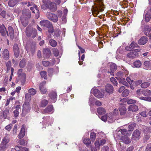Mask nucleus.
<instances>
[{
	"label": "nucleus",
	"instance_id": "f257e3e1",
	"mask_svg": "<svg viewBox=\"0 0 151 151\" xmlns=\"http://www.w3.org/2000/svg\"><path fill=\"white\" fill-rule=\"evenodd\" d=\"M104 6L102 2L100 0H97L92 6L91 11L94 16H97L100 12L104 10Z\"/></svg>",
	"mask_w": 151,
	"mask_h": 151
},
{
	"label": "nucleus",
	"instance_id": "f03ea898",
	"mask_svg": "<svg viewBox=\"0 0 151 151\" xmlns=\"http://www.w3.org/2000/svg\"><path fill=\"white\" fill-rule=\"evenodd\" d=\"M40 24L42 27L48 28V32L49 33H52L53 32L54 30L53 26L48 20H41L40 22Z\"/></svg>",
	"mask_w": 151,
	"mask_h": 151
},
{
	"label": "nucleus",
	"instance_id": "7ed1b4c3",
	"mask_svg": "<svg viewBox=\"0 0 151 151\" xmlns=\"http://www.w3.org/2000/svg\"><path fill=\"white\" fill-rule=\"evenodd\" d=\"M48 0H46L45 1L43 0V3L44 5L48 9H49L51 12H55L57 9V6L56 4L54 2H47Z\"/></svg>",
	"mask_w": 151,
	"mask_h": 151
},
{
	"label": "nucleus",
	"instance_id": "20e7f679",
	"mask_svg": "<svg viewBox=\"0 0 151 151\" xmlns=\"http://www.w3.org/2000/svg\"><path fill=\"white\" fill-rule=\"evenodd\" d=\"M26 33L27 37L34 38L37 35V30L35 29L27 27L26 29Z\"/></svg>",
	"mask_w": 151,
	"mask_h": 151
},
{
	"label": "nucleus",
	"instance_id": "39448f33",
	"mask_svg": "<svg viewBox=\"0 0 151 151\" xmlns=\"http://www.w3.org/2000/svg\"><path fill=\"white\" fill-rule=\"evenodd\" d=\"M136 96L139 99L142 100L148 101L150 100L151 99L149 97H143L142 95H143V90L142 89H139L137 90L136 92Z\"/></svg>",
	"mask_w": 151,
	"mask_h": 151
},
{
	"label": "nucleus",
	"instance_id": "423d86ee",
	"mask_svg": "<svg viewBox=\"0 0 151 151\" xmlns=\"http://www.w3.org/2000/svg\"><path fill=\"white\" fill-rule=\"evenodd\" d=\"M47 18L50 20L55 23L58 20V16L50 12H47L46 14Z\"/></svg>",
	"mask_w": 151,
	"mask_h": 151
},
{
	"label": "nucleus",
	"instance_id": "0eeeda50",
	"mask_svg": "<svg viewBox=\"0 0 151 151\" xmlns=\"http://www.w3.org/2000/svg\"><path fill=\"white\" fill-rule=\"evenodd\" d=\"M54 109L52 105H48L42 111V113L44 114H50L54 112Z\"/></svg>",
	"mask_w": 151,
	"mask_h": 151
},
{
	"label": "nucleus",
	"instance_id": "6e6552de",
	"mask_svg": "<svg viewBox=\"0 0 151 151\" xmlns=\"http://www.w3.org/2000/svg\"><path fill=\"white\" fill-rule=\"evenodd\" d=\"M30 108L29 103L27 102H25L23 105L22 115L24 114L25 116L30 111Z\"/></svg>",
	"mask_w": 151,
	"mask_h": 151
},
{
	"label": "nucleus",
	"instance_id": "1a4fd4ad",
	"mask_svg": "<svg viewBox=\"0 0 151 151\" xmlns=\"http://www.w3.org/2000/svg\"><path fill=\"white\" fill-rule=\"evenodd\" d=\"M0 33L1 35L3 36H6V34L8 36H9L8 32L3 24L0 23Z\"/></svg>",
	"mask_w": 151,
	"mask_h": 151
},
{
	"label": "nucleus",
	"instance_id": "9d476101",
	"mask_svg": "<svg viewBox=\"0 0 151 151\" xmlns=\"http://www.w3.org/2000/svg\"><path fill=\"white\" fill-rule=\"evenodd\" d=\"M91 92L98 98H102L104 96V95L98 90L96 88L92 89Z\"/></svg>",
	"mask_w": 151,
	"mask_h": 151
},
{
	"label": "nucleus",
	"instance_id": "9b49d317",
	"mask_svg": "<svg viewBox=\"0 0 151 151\" xmlns=\"http://www.w3.org/2000/svg\"><path fill=\"white\" fill-rule=\"evenodd\" d=\"M110 66V70L111 71H108L107 73H109L111 75L113 76L114 75V72L116 70L117 67L116 65L114 63H111L109 64Z\"/></svg>",
	"mask_w": 151,
	"mask_h": 151
},
{
	"label": "nucleus",
	"instance_id": "f8f14e48",
	"mask_svg": "<svg viewBox=\"0 0 151 151\" xmlns=\"http://www.w3.org/2000/svg\"><path fill=\"white\" fill-rule=\"evenodd\" d=\"M43 122L45 124H46L48 126L51 125L52 123V119L50 116H48L43 117Z\"/></svg>",
	"mask_w": 151,
	"mask_h": 151
},
{
	"label": "nucleus",
	"instance_id": "ddd939ff",
	"mask_svg": "<svg viewBox=\"0 0 151 151\" xmlns=\"http://www.w3.org/2000/svg\"><path fill=\"white\" fill-rule=\"evenodd\" d=\"M21 17L30 19L31 17V12L29 9H24L22 11Z\"/></svg>",
	"mask_w": 151,
	"mask_h": 151
},
{
	"label": "nucleus",
	"instance_id": "4468645a",
	"mask_svg": "<svg viewBox=\"0 0 151 151\" xmlns=\"http://www.w3.org/2000/svg\"><path fill=\"white\" fill-rule=\"evenodd\" d=\"M140 132L137 130H136L133 132L132 135V139L134 140H138L140 138Z\"/></svg>",
	"mask_w": 151,
	"mask_h": 151
},
{
	"label": "nucleus",
	"instance_id": "2eb2a0df",
	"mask_svg": "<svg viewBox=\"0 0 151 151\" xmlns=\"http://www.w3.org/2000/svg\"><path fill=\"white\" fill-rule=\"evenodd\" d=\"M57 96L56 92L54 91H52L50 93V94L49 95V97L51 99L50 101L51 103H54L56 101Z\"/></svg>",
	"mask_w": 151,
	"mask_h": 151
},
{
	"label": "nucleus",
	"instance_id": "dca6fc26",
	"mask_svg": "<svg viewBox=\"0 0 151 151\" xmlns=\"http://www.w3.org/2000/svg\"><path fill=\"white\" fill-rule=\"evenodd\" d=\"M46 84V82L43 81L41 82L39 85V89L42 94H45L46 91L47 90L44 86Z\"/></svg>",
	"mask_w": 151,
	"mask_h": 151
},
{
	"label": "nucleus",
	"instance_id": "f3484780",
	"mask_svg": "<svg viewBox=\"0 0 151 151\" xmlns=\"http://www.w3.org/2000/svg\"><path fill=\"white\" fill-rule=\"evenodd\" d=\"M13 51L15 56L17 58L19 56L20 51L18 46L17 44H15L14 45Z\"/></svg>",
	"mask_w": 151,
	"mask_h": 151
},
{
	"label": "nucleus",
	"instance_id": "a211bd4d",
	"mask_svg": "<svg viewBox=\"0 0 151 151\" xmlns=\"http://www.w3.org/2000/svg\"><path fill=\"white\" fill-rule=\"evenodd\" d=\"M106 91L108 93H112L113 92L114 88L112 86L109 84H107L105 87Z\"/></svg>",
	"mask_w": 151,
	"mask_h": 151
},
{
	"label": "nucleus",
	"instance_id": "6ab92c4d",
	"mask_svg": "<svg viewBox=\"0 0 151 151\" xmlns=\"http://www.w3.org/2000/svg\"><path fill=\"white\" fill-rule=\"evenodd\" d=\"M25 127L24 125L23 124L22 125L20 132L18 135V137L19 139H22L24 136L25 133Z\"/></svg>",
	"mask_w": 151,
	"mask_h": 151
},
{
	"label": "nucleus",
	"instance_id": "aec40b11",
	"mask_svg": "<svg viewBox=\"0 0 151 151\" xmlns=\"http://www.w3.org/2000/svg\"><path fill=\"white\" fill-rule=\"evenodd\" d=\"M9 52L8 50L5 49L4 50L2 53V57L3 59L5 60H7L9 58Z\"/></svg>",
	"mask_w": 151,
	"mask_h": 151
},
{
	"label": "nucleus",
	"instance_id": "412c9836",
	"mask_svg": "<svg viewBox=\"0 0 151 151\" xmlns=\"http://www.w3.org/2000/svg\"><path fill=\"white\" fill-rule=\"evenodd\" d=\"M43 56L44 58H48L50 56L51 51L48 48L44 49L43 50Z\"/></svg>",
	"mask_w": 151,
	"mask_h": 151
},
{
	"label": "nucleus",
	"instance_id": "4be33fe9",
	"mask_svg": "<svg viewBox=\"0 0 151 151\" xmlns=\"http://www.w3.org/2000/svg\"><path fill=\"white\" fill-rule=\"evenodd\" d=\"M21 22L24 27H26L28 24V19H29L20 16V17Z\"/></svg>",
	"mask_w": 151,
	"mask_h": 151
},
{
	"label": "nucleus",
	"instance_id": "5701e85b",
	"mask_svg": "<svg viewBox=\"0 0 151 151\" xmlns=\"http://www.w3.org/2000/svg\"><path fill=\"white\" fill-rule=\"evenodd\" d=\"M148 41V38L146 37H142L138 41V43L140 45H144Z\"/></svg>",
	"mask_w": 151,
	"mask_h": 151
},
{
	"label": "nucleus",
	"instance_id": "b1692460",
	"mask_svg": "<svg viewBox=\"0 0 151 151\" xmlns=\"http://www.w3.org/2000/svg\"><path fill=\"white\" fill-rule=\"evenodd\" d=\"M127 56L130 58H133L138 57V54L136 52L132 51L127 54Z\"/></svg>",
	"mask_w": 151,
	"mask_h": 151
},
{
	"label": "nucleus",
	"instance_id": "393cba45",
	"mask_svg": "<svg viewBox=\"0 0 151 151\" xmlns=\"http://www.w3.org/2000/svg\"><path fill=\"white\" fill-rule=\"evenodd\" d=\"M138 106L135 104H133L129 106L128 108V110L129 111H136L138 110Z\"/></svg>",
	"mask_w": 151,
	"mask_h": 151
},
{
	"label": "nucleus",
	"instance_id": "a878e982",
	"mask_svg": "<svg viewBox=\"0 0 151 151\" xmlns=\"http://www.w3.org/2000/svg\"><path fill=\"white\" fill-rule=\"evenodd\" d=\"M10 141V138L9 134L6 133L5 134L4 136V137L2 139L1 142L7 144Z\"/></svg>",
	"mask_w": 151,
	"mask_h": 151
},
{
	"label": "nucleus",
	"instance_id": "bb28decb",
	"mask_svg": "<svg viewBox=\"0 0 151 151\" xmlns=\"http://www.w3.org/2000/svg\"><path fill=\"white\" fill-rule=\"evenodd\" d=\"M26 79V75H22V76L18 77V81L21 83L22 85H23L25 82Z\"/></svg>",
	"mask_w": 151,
	"mask_h": 151
},
{
	"label": "nucleus",
	"instance_id": "cd10ccee",
	"mask_svg": "<svg viewBox=\"0 0 151 151\" xmlns=\"http://www.w3.org/2000/svg\"><path fill=\"white\" fill-rule=\"evenodd\" d=\"M17 3V0H9L8 4L9 6L13 7L16 5Z\"/></svg>",
	"mask_w": 151,
	"mask_h": 151
},
{
	"label": "nucleus",
	"instance_id": "c85d7f7f",
	"mask_svg": "<svg viewBox=\"0 0 151 151\" xmlns=\"http://www.w3.org/2000/svg\"><path fill=\"white\" fill-rule=\"evenodd\" d=\"M144 65L145 68L147 70L151 69V63L150 61H145L144 62Z\"/></svg>",
	"mask_w": 151,
	"mask_h": 151
},
{
	"label": "nucleus",
	"instance_id": "c756f323",
	"mask_svg": "<svg viewBox=\"0 0 151 151\" xmlns=\"http://www.w3.org/2000/svg\"><path fill=\"white\" fill-rule=\"evenodd\" d=\"M26 60L24 58L22 60L19 62V65L21 68H23L25 67L26 64Z\"/></svg>",
	"mask_w": 151,
	"mask_h": 151
},
{
	"label": "nucleus",
	"instance_id": "7c9ffc66",
	"mask_svg": "<svg viewBox=\"0 0 151 151\" xmlns=\"http://www.w3.org/2000/svg\"><path fill=\"white\" fill-rule=\"evenodd\" d=\"M120 139L125 144H129L131 142L130 139L127 137H123L121 138Z\"/></svg>",
	"mask_w": 151,
	"mask_h": 151
},
{
	"label": "nucleus",
	"instance_id": "2f4dec72",
	"mask_svg": "<svg viewBox=\"0 0 151 151\" xmlns=\"http://www.w3.org/2000/svg\"><path fill=\"white\" fill-rule=\"evenodd\" d=\"M9 32L10 35V37L12 39H13L14 37V31L13 28L9 26L8 27Z\"/></svg>",
	"mask_w": 151,
	"mask_h": 151
},
{
	"label": "nucleus",
	"instance_id": "473e14b6",
	"mask_svg": "<svg viewBox=\"0 0 151 151\" xmlns=\"http://www.w3.org/2000/svg\"><path fill=\"white\" fill-rule=\"evenodd\" d=\"M134 67L135 68H139L142 65V63L140 61L137 60L135 61L133 63Z\"/></svg>",
	"mask_w": 151,
	"mask_h": 151
},
{
	"label": "nucleus",
	"instance_id": "72a5a7b5",
	"mask_svg": "<svg viewBox=\"0 0 151 151\" xmlns=\"http://www.w3.org/2000/svg\"><path fill=\"white\" fill-rule=\"evenodd\" d=\"M151 18V14L148 11L145 16V19L146 22H149Z\"/></svg>",
	"mask_w": 151,
	"mask_h": 151
},
{
	"label": "nucleus",
	"instance_id": "f704fd0d",
	"mask_svg": "<svg viewBox=\"0 0 151 151\" xmlns=\"http://www.w3.org/2000/svg\"><path fill=\"white\" fill-rule=\"evenodd\" d=\"M98 113L99 115H103L105 113V109L102 107L98 108L97 109Z\"/></svg>",
	"mask_w": 151,
	"mask_h": 151
},
{
	"label": "nucleus",
	"instance_id": "c9c22d12",
	"mask_svg": "<svg viewBox=\"0 0 151 151\" xmlns=\"http://www.w3.org/2000/svg\"><path fill=\"white\" fill-rule=\"evenodd\" d=\"M127 109L126 107L124 106H121L119 108V111L120 112L121 115H124L125 114Z\"/></svg>",
	"mask_w": 151,
	"mask_h": 151
},
{
	"label": "nucleus",
	"instance_id": "e433bc0d",
	"mask_svg": "<svg viewBox=\"0 0 151 151\" xmlns=\"http://www.w3.org/2000/svg\"><path fill=\"white\" fill-rule=\"evenodd\" d=\"M117 132H120L121 133L124 135L127 136L128 134V131L125 129H117L116 130Z\"/></svg>",
	"mask_w": 151,
	"mask_h": 151
},
{
	"label": "nucleus",
	"instance_id": "4c0bfd02",
	"mask_svg": "<svg viewBox=\"0 0 151 151\" xmlns=\"http://www.w3.org/2000/svg\"><path fill=\"white\" fill-rule=\"evenodd\" d=\"M48 103V101L45 99L41 101L40 106L42 107H45L47 105Z\"/></svg>",
	"mask_w": 151,
	"mask_h": 151
},
{
	"label": "nucleus",
	"instance_id": "58836bf2",
	"mask_svg": "<svg viewBox=\"0 0 151 151\" xmlns=\"http://www.w3.org/2000/svg\"><path fill=\"white\" fill-rule=\"evenodd\" d=\"M49 42L50 45L53 47H55L57 44V42L53 39H51L49 41Z\"/></svg>",
	"mask_w": 151,
	"mask_h": 151
},
{
	"label": "nucleus",
	"instance_id": "ea45409f",
	"mask_svg": "<svg viewBox=\"0 0 151 151\" xmlns=\"http://www.w3.org/2000/svg\"><path fill=\"white\" fill-rule=\"evenodd\" d=\"M143 95L146 96H149L151 95V91L148 89L143 90Z\"/></svg>",
	"mask_w": 151,
	"mask_h": 151
},
{
	"label": "nucleus",
	"instance_id": "a19ab883",
	"mask_svg": "<svg viewBox=\"0 0 151 151\" xmlns=\"http://www.w3.org/2000/svg\"><path fill=\"white\" fill-rule=\"evenodd\" d=\"M142 111L140 113V115L141 116L143 117H146L147 116L146 113L147 111V109L144 107H143V109H142Z\"/></svg>",
	"mask_w": 151,
	"mask_h": 151
},
{
	"label": "nucleus",
	"instance_id": "79ce46f5",
	"mask_svg": "<svg viewBox=\"0 0 151 151\" xmlns=\"http://www.w3.org/2000/svg\"><path fill=\"white\" fill-rule=\"evenodd\" d=\"M6 66L7 68V70L6 72L8 73L9 70L11 68V67L12 66V63L10 61H9L7 62L6 63Z\"/></svg>",
	"mask_w": 151,
	"mask_h": 151
},
{
	"label": "nucleus",
	"instance_id": "37998d69",
	"mask_svg": "<svg viewBox=\"0 0 151 151\" xmlns=\"http://www.w3.org/2000/svg\"><path fill=\"white\" fill-rule=\"evenodd\" d=\"M9 111L8 109H6L3 112V116L4 119H6L9 114Z\"/></svg>",
	"mask_w": 151,
	"mask_h": 151
},
{
	"label": "nucleus",
	"instance_id": "c03bdc74",
	"mask_svg": "<svg viewBox=\"0 0 151 151\" xmlns=\"http://www.w3.org/2000/svg\"><path fill=\"white\" fill-rule=\"evenodd\" d=\"M40 74L42 78H44L45 79H47V73L45 71H42L40 72Z\"/></svg>",
	"mask_w": 151,
	"mask_h": 151
},
{
	"label": "nucleus",
	"instance_id": "a18cd8bd",
	"mask_svg": "<svg viewBox=\"0 0 151 151\" xmlns=\"http://www.w3.org/2000/svg\"><path fill=\"white\" fill-rule=\"evenodd\" d=\"M118 80L119 83H121L126 86H128V83L125 81L124 78H122Z\"/></svg>",
	"mask_w": 151,
	"mask_h": 151
},
{
	"label": "nucleus",
	"instance_id": "49530a36",
	"mask_svg": "<svg viewBox=\"0 0 151 151\" xmlns=\"http://www.w3.org/2000/svg\"><path fill=\"white\" fill-rule=\"evenodd\" d=\"M0 15L3 18H5L8 21H10V19L9 18H8L7 17H6V12L5 11H2L0 13Z\"/></svg>",
	"mask_w": 151,
	"mask_h": 151
},
{
	"label": "nucleus",
	"instance_id": "de8ad7c7",
	"mask_svg": "<svg viewBox=\"0 0 151 151\" xmlns=\"http://www.w3.org/2000/svg\"><path fill=\"white\" fill-rule=\"evenodd\" d=\"M96 99L94 98L91 97L89 99V105L91 106L94 105L95 101Z\"/></svg>",
	"mask_w": 151,
	"mask_h": 151
},
{
	"label": "nucleus",
	"instance_id": "09e8293b",
	"mask_svg": "<svg viewBox=\"0 0 151 151\" xmlns=\"http://www.w3.org/2000/svg\"><path fill=\"white\" fill-rule=\"evenodd\" d=\"M28 92L32 96L35 95L37 91L33 88H31L28 90Z\"/></svg>",
	"mask_w": 151,
	"mask_h": 151
},
{
	"label": "nucleus",
	"instance_id": "8fccbe9b",
	"mask_svg": "<svg viewBox=\"0 0 151 151\" xmlns=\"http://www.w3.org/2000/svg\"><path fill=\"white\" fill-rule=\"evenodd\" d=\"M27 149L25 147H22L19 146H15V147L14 148L15 151H20V150H22V149L25 150Z\"/></svg>",
	"mask_w": 151,
	"mask_h": 151
},
{
	"label": "nucleus",
	"instance_id": "3c124183",
	"mask_svg": "<svg viewBox=\"0 0 151 151\" xmlns=\"http://www.w3.org/2000/svg\"><path fill=\"white\" fill-rule=\"evenodd\" d=\"M30 52L32 54H33L35 52L36 48V45L35 44L31 43L30 44Z\"/></svg>",
	"mask_w": 151,
	"mask_h": 151
},
{
	"label": "nucleus",
	"instance_id": "603ef678",
	"mask_svg": "<svg viewBox=\"0 0 151 151\" xmlns=\"http://www.w3.org/2000/svg\"><path fill=\"white\" fill-rule=\"evenodd\" d=\"M83 142L86 145H88L91 144V141L89 138H86L83 140Z\"/></svg>",
	"mask_w": 151,
	"mask_h": 151
},
{
	"label": "nucleus",
	"instance_id": "864d4df0",
	"mask_svg": "<svg viewBox=\"0 0 151 151\" xmlns=\"http://www.w3.org/2000/svg\"><path fill=\"white\" fill-rule=\"evenodd\" d=\"M116 78L118 80L123 78L122 77L123 74L122 72L119 71L117 72L116 73Z\"/></svg>",
	"mask_w": 151,
	"mask_h": 151
},
{
	"label": "nucleus",
	"instance_id": "5fc2aeb1",
	"mask_svg": "<svg viewBox=\"0 0 151 151\" xmlns=\"http://www.w3.org/2000/svg\"><path fill=\"white\" fill-rule=\"evenodd\" d=\"M7 144L1 142L0 145V151L4 150L6 147Z\"/></svg>",
	"mask_w": 151,
	"mask_h": 151
},
{
	"label": "nucleus",
	"instance_id": "6e6d98bb",
	"mask_svg": "<svg viewBox=\"0 0 151 151\" xmlns=\"http://www.w3.org/2000/svg\"><path fill=\"white\" fill-rule=\"evenodd\" d=\"M150 83L148 82H145L142 83L141 85V87L142 88H146L149 86Z\"/></svg>",
	"mask_w": 151,
	"mask_h": 151
},
{
	"label": "nucleus",
	"instance_id": "4d7b16f0",
	"mask_svg": "<svg viewBox=\"0 0 151 151\" xmlns=\"http://www.w3.org/2000/svg\"><path fill=\"white\" fill-rule=\"evenodd\" d=\"M114 116L112 115L111 114H109L108 117V121L109 122H111L114 119Z\"/></svg>",
	"mask_w": 151,
	"mask_h": 151
},
{
	"label": "nucleus",
	"instance_id": "13d9d810",
	"mask_svg": "<svg viewBox=\"0 0 151 151\" xmlns=\"http://www.w3.org/2000/svg\"><path fill=\"white\" fill-rule=\"evenodd\" d=\"M96 137V134L94 132H91L90 134V138L92 141H94Z\"/></svg>",
	"mask_w": 151,
	"mask_h": 151
},
{
	"label": "nucleus",
	"instance_id": "bf43d9fd",
	"mask_svg": "<svg viewBox=\"0 0 151 151\" xmlns=\"http://www.w3.org/2000/svg\"><path fill=\"white\" fill-rule=\"evenodd\" d=\"M129 91L125 89L122 92V95L123 96L126 97L129 94Z\"/></svg>",
	"mask_w": 151,
	"mask_h": 151
},
{
	"label": "nucleus",
	"instance_id": "052dcab7",
	"mask_svg": "<svg viewBox=\"0 0 151 151\" xmlns=\"http://www.w3.org/2000/svg\"><path fill=\"white\" fill-rule=\"evenodd\" d=\"M127 103L129 104L135 103L136 102V101L132 99H129L127 100Z\"/></svg>",
	"mask_w": 151,
	"mask_h": 151
},
{
	"label": "nucleus",
	"instance_id": "680f3d73",
	"mask_svg": "<svg viewBox=\"0 0 151 151\" xmlns=\"http://www.w3.org/2000/svg\"><path fill=\"white\" fill-rule=\"evenodd\" d=\"M42 63L44 66L47 67L49 66L50 64V63L48 61H43Z\"/></svg>",
	"mask_w": 151,
	"mask_h": 151
},
{
	"label": "nucleus",
	"instance_id": "e2e57ef3",
	"mask_svg": "<svg viewBox=\"0 0 151 151\" xmlns=\"http://www.w3.org/2000/svg\"><path fill=\"white\" fill-rule=\"evenodd\" d=\"M66 9H64L63 10L64 15L63 16L62 19V20L65 23L66 22V15L65 14V12Z\"/></svg>",
	"mask_w": 151,
	"mask_h": 151
},
{
	"label": "nucleus",
	"instance_id": "0e129e2a",
	"mask_svg": "<svg viewBox=\"0 0 151 151\" xmlns=\"http://www.w3.org/2000/svg\"><path fill=\"white\" fill-rule=\"evenodd\" d=\"M23 70L21 69H19L17 72L18 77L22 76V75H26L25 73H22Z\"/></svg>",
	"mask_w": 151,
	"mask_h": 151
},
{
	"label": "nucleus",
	"instance_id": "69168bd1",
	"mask_svg": "<svg viewBox=\"0 0 151 151\" xmlns=\"http://www.w3.org/2000/svg\"><path fill=\"white\" fill-rule=\"evenodd\" d=\"M110 80L111 82L114 85H117L118 83L117 82L114 78L112 77L110 78Z\"/></svg>",
	"mask_w": 151,
	"mask_h": 151
},
{
	"label": "nucleus",
	"instance_id": "338daca9",
	"mask_svg": "<svg viewBox=\"0 0 151 151\" xmlns=\"http://www.w3.org/2000/svg\"><path fill=\"white\" fill-rule=\"evenodd\" d=\"M31 95L29 93H26L25 95V98L27 101H30L31 99Z\"/></svg>",
	"mask_w": 151,
	"mask_h": 151
},
{
	"label": "nucleus",
	"instance_id": "774afa93",
	"mask_svg": "<svg viewBox=\"0 0 151 151\" xmlns=\"http://www.w3.org/2000/svg\"><path fill=\"white\" fill-rule=\"evenodd\" d=\"M53 54L56 57L58 56L59 52L58 50L56 48H54L53 50Z\"/></svg>",
	"mask_w": 151,
	"mask_h": 151
}]
</instances>
